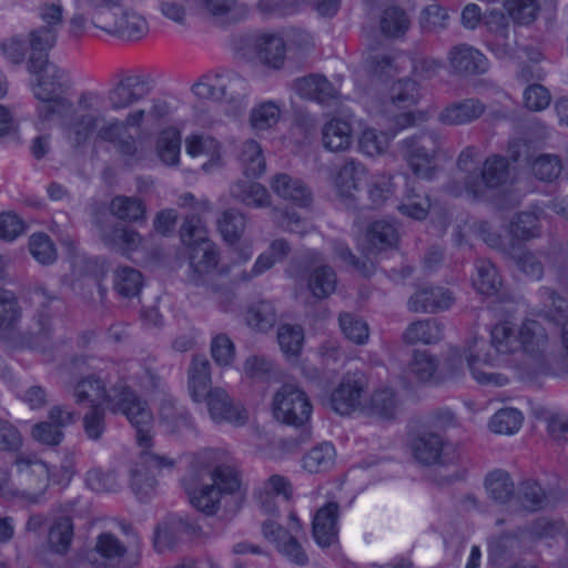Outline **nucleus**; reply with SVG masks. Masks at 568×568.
I'll use <instances>...</instances> for the list:
<instances>
[{
    "mask_svg": "<svg viewBox=\"0 0 568 568\" xmlns=\"http://www.w3.org/2000/svg\"><path fill=\"white\" fill-rule=\"evenodd\" d=\"M534 175L541 181L557 179L562 170L561 160L555 154H540L531 165Z\"/></svg>",
    "mask_w": 568,
    "mask_h": 568,
    "instance_id": "63",
    "label": "nucleus"
},
{
    "mask_svg": "<svg viewBox=\"0 0 568 568\" xmlns=\"http://www.w3.org/2000/svg\"><path fill=\"white\" fill-rule=\"evenodd\" d=\"M58 32L43 27H37L29 32L30 57L28 61L49 60V51L55 45Z\"/></svg>",
    "mask_w": 568,
    "mask_h": 568,
    "instance_id": "41",
    "label": "nucleus"
},
{
    "mask_svg": "<svg viewBox=\"0 0 568 568\" xmlns=\"http://www.w3.org/2000/svg\"><path fill=\"white\" fill-rule=\"evenodd\" d=\"M29 250L31 255L41 264L48 265L55 261L57 250L45 233H37L30 237Z\"/></svg>",
    "mask_w": 568,
    "mask_h": 568,
    "instance_id": "61",
    "label": "nucleus"
},
{
    "mask_svg": "<svg viewBox=\"0 0 568 568\" xmlns=\"http://www.w3.org/2000/svg\"><path fill=\"white\" fill-rule=\"evenodd\" d=\"M222 88H225L223 101L240 105L247 94V82L237 73L223 74Z\"/></svg>",
    "mask_w": 568,
    "mask_h": 568,
    "instance_id": "64",
    "label": "nucleus"
},
{
    "mask_svg": "<svg viewBox=\"0 0 568 568\" xmlns=\"http://www.w3.org/2000/svg\"><path fill=\"white\" fill-rule=\"evenodd\" d=\"M409 19L404 10L389 7L384 10L381 18V30L385 36L398 37L407 31Z\"/></svg>",
    "mask_w": 568,
    "mask_h": 568,
    "instance_id": "56",
    "label": "nucleus"
},
{
    "mask_svg": "<svg viewBox=\"0 0 568 568\" xmlns=\"http://www.w3.org/2000/svg\"><path fill=\"white\" fill-rule=\"evenodd\" d=\"M231 196L247 206L264 207L270 204V194L260 183L240 180L230 189Z\"/></svg>",
    "mask_w": 568,
    "mask_h": 568,
    "instance_id": "34",
    "label": "nucleus"
},
{
    "mask_svg": "<svg viewBox=\"0 0 568 568\" xmlns=\"http://www.w3.org/2000/svg\"><path fill=\"white\" fill-rule=\"evenodd\" d=\"M83 430L88 439L99 442L105 429V409L102 405H92L82 418Z\"/></svg>",
    "mask_w": 568,
    "mask_h": 568,
    "instance_id": "57",
    "label": "nucleus"
},
{
    "mask_svg": "<svg viewBox=\"0 0 568 568\" xmlns=\"http://www.w3.org/2000/svg\"><path fill=\"white\" fill-rule=\"evenodd\" d=\"M323 146L331 152H343L353 143L352 124L341 118H333L322 128Z\"/></svg>",
    "mask_w": 568,
    "mask_h": 568,
    "instance_id": "29",
    "label": "nucleus"
},
{
    "mask_svg": "<svg viewBox=\"0 0 568 568\" xmlns=\"http://www.w3.org/2000/svg\"><path fill=\"white\" fill-rule=\"evenodd\" d=\"M367 379L362 372L347 373L338 386L332 392L329 403L334 412L339 415H349L364 409L363 396L366 393Z\"/></svg>",
    "mask_w": 568,
    "mask_h": 568,
    "instance_id": "14",
    "label": "nucleus"
},
{
    "mask_svg": "<svg viewBox=\"0 0 568 568\" xmlns=\"http://www.w3.org/2000/svg\"><path fill=\"white\" fill-rule=\"evenodd\" d=\"M97 101L98 97L94 93H82L78 99V105L82 112L73 114L63 122L68 139L74 146L84 145L91 134L98 131L99 124L104 122V116L98 110L93 112Z\"/></svg>",
    "mask_w": 568,
    "mask_h": 568,
    "instance_id": "10",
    "label": "nucleus"
},
{
    "mask_svg": "<svg viewBox=\"0 0 568 568\" xmlns=\"http://www.w3.org/2000/svg\"><path fill=\"white\" fill-rule=\"evenodd\" d=\"M153 89L149 74L131 73L123 75L108 93L112 110H122L146 98Z\"/></svg>",
    "mask_w": 568,
    "mask_h": 568,
    "instance_id": "15",
    "label": "nucleus"
},
{
    "mask_svg": "<svg viewBox=\"0 0 568 568\" xmlns=\"http://www.w3.org/2000/svg\"><path fill=\"white\" fill-rule=\"evenodd\" d=\"M189 282L195 286H204L215 280V270L219 264V251L211 241H200L190 247Z\"/></svg>",
    "mask_w": 568,
    "mask_h": 568,
    "instance_id": "17",
    "label": "nucleus"
},
{
    "mask_svg": "<svg viewBox=\"0 0 568 568\" xmlns=\"http://www.w3.org/2000/svg\"><path fill=\"white\" fill-rule=\"evenodd\" d=\"M448 61L454 72L459 75H476L488 70L486 57L466 43L454 45L448 52Z\"/></svg>",
    "mask_w": 568,
    "mask_h": 568,
    "instance_id": "24",
    "label": "nucleus"
},
{
    "mask_svg": "<svg viewBox=\"0 0 568 568\" xmlns=\"http://www.w3.org/2000/svg\"><path fill=\"white\" fill-rule=\"evenodd\" d=\"M336 274L329 266L316 267L310 276L308 288L317 298H325L335 291Z\"/></svg>",
    "mask_w": 568,
    "mask_h": 568,
    "instance_id": "52",
    "label": "nucleus"
},
{
    "mask_svg": "<svg viewBox=\"0 0 568 568\" xmlns=\"http://www.w3.org/2000/svg\"><path fill=\"white\" fill-rule=\"evenodd\" d=\"M397 209L403 215L415 220H423L427 216L430 209V200L417 184H407Z\"/></svg>",
    "mask_w": 568,
    "mask_h": 568,
    "instance_id": "35",
    "label": "nucleus"
},
{
    "mask_svg": "<svg viewBox=\"0 0 568 568\" xmlns=\"http://www.w3.org/2000/svg\"><path fill=\"white\" fill-rule=\"evenodd\" d=\"M442 145V139L436 132L423 130L403 139L398 143V151L416 178L430 181L438 171Z\"/></svg>",
    "mask_w": 568,
    "mask_h": 568,
    "instance_id": "5",
    "label": "nucleus"
},
{
    "mask_svg": "<svg viewBox=\"0 0 568 568\" xmlns=\"http://www.w3.org/2000/svg\"><path fill=\"white\" fill-rule=\"evenodd\" d=\"M16 465L19 473L28 481L29 487L22 491V497L31 504L41 503L49 487V469L47 465L36 458L18 456Z\"/></svg>",
    "mask_w": 568,
    "mask_h": 568,
    "instance_id": "20",
    "label": "nucleus"
},
{
    "mask_svg": "<svg viewBox=\"0 0 568 568\" xmlns=\"http://www.w3.org/2000/svg\"><path fill=\"white\" fill-rule=\"evenodd\" d=\"M514 503L518 504L515 510L537 511L546 503V493L537 481L525 480L519 484Z\"/></svg>",
    "mask_w": 568,
    "mask_h": 568,
    "instance_id": "37",
    "label": "nucleus"
},
{
    "mask_svg": "<svg viewBox=\"0 0 568 568\" xmlns=\"http://www.w3.org/2000/svg\"><path fill=\"white\" fill-rule=\"evenodd\" d=\"M444 336L442 323L435 318L413 322L403 333V341L407 344H435Z\"/></svg>",
    "mask_w": 568,
    "mask_h": 568,
    "instance_id": "33",
    "label": "nucleus"
},
{
    "mask_svg": "<svg viewBox=\"0 0 568 568\" xmlns=\"http://www.w3.org/2000/svg\"><path fill=\"white\" fill-rule=\"evenodd\" d=\"M150 440H152L151 436ZM139 446L142 450L135 466L131 469V489L140 500H146L155 490L156 474L163 468L174 467L175 460L149 450L151 442L148 445L139 444Z\"/></svg>",
    "mask_w": 568,
    "mask_h": 568,
    "instance_id": "7",
    "label": "nucleus"
},
{
    "mask_svg": "<svg viewBox=\"0 0 568 568\" xmlns=\"http://www.w3.org/2000/svg\"><path fill=\"white\" fill-rule=\"evenodd\" d=\"M243 371L254 382H266L277 375L276 365L264 355L248 356L243 364Z\"/></svg>",
    "mask_w": 568,
    "mask_h": 568,
    "instance_id": "47",
    "label": "nucleus"
},
{
    "mask_svg": "<svg viewBox=\"0 0 568 568\" xmlns=\"http://www.w3.org/2000/svg\"><path fill=\"white\" fill-rule=\"evenodd\" d=\"M453 295L449 290L423 285L408 300V308L415 313H436L447 310L453 304Z\"/></svg>",
    "mask_w": 568,
    "mask_h": 568,
    "instance_id": "23",
    "label": "nucleus"
},
{
    "mask_svg": "<svg viewBox=\"0 0 568 568\" xmlns=\"http://www.w3.org/2000/svg\"><path fill=\"white\" fill-rule=\"evenodd\" d=\"M485 111L486 104L483 101L477 98H468L446 105L438 113V121L450 126L464 125L479 119Z\"/></svg>",
    "mask_w": 568,
    "mask_h": 568,
    "instance_id": "25",
    "label": "nucleus"
},
{
    "mask_svg": "<svg viewBox=\"0 0 568 568\" xmlns=\"http://www.w3.org/2000/svg\"><path fill=\"white\" fill-rule=\"evenodd\" d=\"M246 219L235 209H227L217 219V230L223 240L230 244L236 243L244 233Z\"/></svg>",
    "mask_w": 568,
    "mask_h": 568,
    "instance_id": "40",
    "label": "nucleus"
},
{
    "mask_svg": "<svg viewBox=\"0 0 568 568\" xmlns=\"http://www.w3.org/2000/svg\"><path fill=\"white\" fill-rule=\"evenodd\" d=\"M523 423V415L516 408L499 409L491 417L489 427L494 433L510 435L516 433Z\"/></svg>",
    "mask_w": 568,
    "mask_h": 568,
    "instance_id": "55",
    "label": "nucleus"
},
{
    "mask_svg": "<svg viewBox=\"0 0 568 568\" xmlns=\"http://www.w3.org/2000/svg\"><path fill=\"white\" fill-rule=\"evenodd\" d=\"M110 210L122 221L139 222L145 219V205L138 197L118 195L111 201Z\"/></svg>",
    "mask_w": 568,
    "mask_h": 568,
    "instance_id": "44",
    "label": "nucleus"
},
{
    "mask_svg": "<svg viewBox=\"0 0 568 568\" xmlns=\"http://www.w3.org/2000/svg\"><path fill=\"white\" fill-rule=\"evenodd\" d=\"M38 300V308L34 314V327L30 332V347L48 353L53 344V317L64 308L63 301L47 288L39 286L34 290Z\"/></svg>",
    "mask_w": 568,
    "mask_h": 568,
    "instance_id": "6",
    "label": "nucleus"
},
{
    "mask_svg": "<svg viewBox=\"0 0 568 568\" xmlns=\"http://www.w3.org/2000/svg\"><path fill=\"white\" fill-rule=\"evenodd\" d=\"M119 10L120 13L116 11L112 12L95 27L105 32L131 40H139L146 34L149 28L144 17L131 9Z\"/></svg>",
    "mask_w": 568,
    "mask_h": 568,
    "instance_id": "21",
    "label": "nucleus"
},
{
    "mask_svg": "<svg viewBox=\"0 0 568 568\" xmlns=\"http://www.w3.org/2000/svg\"><path fill=\"white\" fill-rule=\"evenodd\" d=\"M260 60L274 69H278L285 59V43L282 37L263 34L256 41Z\"/></svg>",
    "mask_w": 568,
    "mask_h": 568,
    "instance_id": "38",
    "label": "nucleus"
},
{
    "mask_svg": "<svg viewBox=\"0 0 568 568\" xmlns=\"http://www.w3.org/2000/svg\"><path fill=\"white\" fill-rule=\"evenodd\" d=\"M272 405L275 419L294 427H304L313 410L306 393L293 384L282 385Z\"/></svg>",
    "mask_w": 568,
    "mask_h": 568,
    "instance_id": "8",
    "label": "nucleus"
},
{
    "mask_svg": "<svg viewBox=\"0 0 568 568\" xmlns=\"http://www.w3.org/2000/svg\"><path fill=\"white\" fill-rule=\"evenodd\" d=\"M73 537V524L71 518L61 517L50 528L48 540L51 549L58 554H64Z\"/></svg>",
    "mask_w": 568,
    "mask_h": 568,
    "instance_id": "53",
    "label": "nucleus"
},
{
    "mask_svg": "<svg viewBox=\"0 0 568 568\" xmlns=\"http://www.w3.org/2000/svg\"><path fill=\"white\" fill-rule=\"evenodd\" d=\"M277 341L286 356L297 357L304 344V331L300 325L284 324L278 327Z\"/></svg>",
    "mask_w": 568,
    "mask_h": 568,
    "instance_id": "49",
    "label": "nucleus"
},
{
    "mask_svg": "<svg viewBox=\"0 0 568 568\" xmlns=\"http://www.w3.org/2000/svg\"><path fill=\"white\" fill-rule=\"evenodd\" d=\"M22 308L16 294L0 288V339L11 347L29 346L31 335L20 329Z\"/></svg>",
    "mask_w": 568,
    "mask_h": 568,
    "instance_id": "13",
    "label": "nucleus"
},
{
    "mask_svg": "<svg viewBox=\"0 0 568 568\" xmlns=\"http://www.w3.org/2000/svg\"><path fill=\"white\" fill-rule=\"evenodd\" d=\"M180 149L181 135L179 131L169 129L161 132L156 142V151L163 163L168 165L178 164Z\"/></svg>",
    "mask_w": 568,
    "mask_h": 568,
    "instance_id": "51",
    "label": "nucleus"
},
{
    "mask_svg": "<svg viewBox=\"0 0 568 568\" xmlns=\"http://www.w3.org/2000/svg\"><path fill=\"white\" fill-rule=\"evenodd\" d=\"M223 74L203 75L193 84L192 91L200 99H209L214 101H223L225 88H222Z\"/></svg>",
    "mask_w": 568,
    "mask_h": 568,
    "instance_id": "60",
    "label": "nucleus"
},
{
    "mask_svg": "<svg viewBox=\"0 0 568 568\" xmlns=\"http://www.w3.org/2000/svg\"><path fill=\"white\" fill-rule=\"evenodd\" d=\"M418 85L409 79H400L393 83L389 90V98L397 106H409L418 101Z\"/></svg>",
    "mask_w": 568,
    "mask_h": 568,
    "instance_id": "59",
    "label": "nucleus"
},
{
    "mask_svg": "<svg viewBox=\"0 0 568 568\" xmlns=\"http://www.w3.org/2000/svg\"><path fill=\"white\" fill-rule=\"evenodd\" d=\"M271 187L278 196L300 206H307L312 201L310 189L301 180L286 173H277L272 179Z\"/></svg>",
    "mask_w": 568,
    "mask_h": 568,
    "instance_id": "30",
    "label": "nucleus"
},
{
    "mask_svg": "<svg viewBox=\"0 0 568 568\" xmlns=\"http://www.w3.org/2000/svg\"><path fill=\"white\" fill-rule=\"evenodd\" d=\"M159 415L161 424L169 433H180L192 426L189 410L172 398L162 399Z\"/></svg>",
    "mask_w": 568,
    "mask_h": 568,
    "instance_id": "32",
    "label": "nucleus"
},
{
    "mask_svg": "<svg viewBox=\"0 0 568 568\" xmlns=\"http://www.w3.org/2000/svg\"><path fill=\"white\" fill-rule=\"evenodd\" d=\"M239 160L247 178H258L265 171L266 165L262 148L254 140H247L242 144Z\"/></svg>",
    "mask_w": 568,
    "mask_h": 568,
    "instance_id": "39",
    "label": "nucleus"
},
{
    "mask_svg": "<svg viewBox=\"0 0 568 568\" xmlns=\"http://www.w3.org/2000/svg\"><path fill=\"white\" fill-rule=\"evenodd\" d=\"M211 386V363L204 355H194L187 369V389L196 403L204 400Z\"/></svg>",
    "mask_w": 568,
    "mask_h": 568,
    "instance_id": "28",
    "label": "nucleus"
},
{
    "mask_svg": "<svg viewBox=\"0 0 568 568\" xmlns=\"http://www.w3.org/2000/svg\"><path fill=\"white\" fill-rule=\"evenodd\" d=\"M28 71L36 75L31 90L38 100L37 115L41 123L64 119L73 113V102L65 97L73 82L69 72L49 60L28 61Z\"/></svg>",
    "mask_w": 568,
    "mask_h": 568,
    "instance_id": "3",
    "label": "nucleus"
},
{
    "mask_svg": "<svg viewBox=\"0 0 568 568\" xmlns=\"http://www.w3.org/2000/svg\"><path fill=\"white\" fill-rule=\"evenodd\" d=\"M95 136L98 140L111 144L126 163L138 162L143 159L136 139L129 133L119 119H112L100 125Z\"/></svg>",
    "mask_w": 568,
    "mask_h": 568,
    "instance_id": "16",
    "label": "nucleus"
},
{
    "mask_svg": "<svg viewBox=\"0 0 568 568\" xmlns=\"http://www.w3.org/2000/svg\"><path fill=\"white\" fill-rule=\"evenodd\" d=\"M204 400L210 417L216 424L229 423L234 426H243L248 420L247 410L240 403H235L222 387L210 388Z\"/></svg>",
    "mask_w": 568,
    "mask_h": 568,
    "instance_id": "18",
    "label": "nucleus"
},
{
    "mask_svg": "<svg viewBox=\"0 0 568 568\" xmlns=\"http://www.w3.org/2000/svg\"><path fill=\"white\" fill-rule=\"evenodd\" d=\"M126 554V547L111 532H101L92 549L85 552V560L95 568L115 567Z\"/></svg>",
    "mask_w": 568,
    "mask_h": 568,
    "instance_id": "22",
    "label": "nucleus"
},
{
    "mask_svg": "<svg viewBox=\"0 0 568 568\" xmlns=\"http://www.w3.org/2000/svg\"><path fill=\"white\" fill-rule=\"evenodd\" d=\"M498 354L493 346V342L488 343L484 338H474L473 343L465 351L467 366L477 381L484 386L500 387L508 383V377L500 373L487 372L486 366H495L498 361Z\"/></svg>",
    "mask_w": 568,
    "mask_h": 568,
    "instance_id": "9",
    "label": "nucleus"
},
{
    "mask_svg": "<svg viewBox=\"0 0 568 568\" xmlns=\"http://www.w3.org/2000/svg\"><path fill=\"white\" fill-rule=\"evenodd\" d=\"M338 513L339 506L335 501L326 503L316 511L312 532L320 547L327 548L336 540Z\"/></svg>",
    "mask_w": 568,
    "mask_h": 568,
    "instance_id": "26",
    "label": "nucleus"
},
{
    "mask_svg": "<svg viewBox=\"0 0 568 568\" xmlns=\"http://www.w3.org/2000/svg\"><path fill=\"white\" fill-rule=\"evenodd\" d=\"M491 342L497 352L513 354L521 351L524 363L518 367L521 379L557 377L556 354L547 328L539 321L526 318L515 328L510 322L497 323L491 328Z\"/></svg>",
    "mask_w": 568,
    "mask_h": 568,
    "instance_id": "1",
    "label": "nucleus"
},
{
    "mask_svg": "<svg viewBox=\"0 0 568 568\" xmlns=\"http://www.w3.org/2000/svg\"><path fill=\"white\" fill-rule=\"evenodd\" d=\"M245 320L251 327L266 332L275 325L277 313L272 302L262 300L248 306Z\"/></svg>",
    "mask_w": 568,
    "mask_h": 568,
    "instance_id": "42",
    "label": "nucleus"
},
{
    "mask_svg": "<svg viewBox=\"0 0 568 568\" xmlns=\"http://www.w3.org/2000/svg\"><path fill=\"white\" fill-rule=\"evenodd\" d=\"M485 488L490 499L498 504L514 501L515 484L510 475L501 469L490 471L485 478Z\"/></svg>",
    "mask_w": 568,
    "mask_h": 568,
    "instance_id": "36",
    "label": "nucleus"
},
{
    "mask_svg": "<svg viewBox=\"0 0 568 568\" xmlns=\"http://www.w3.org/2000/svg\"><path fill=\"white\" fill-rule=\"evenodd\" d=\"M369 245L383 251L393 247L398 241V233L395 226L385 220L374 221L367 230Z\"/></svg>",
    "mask_w": 568,
    "mask_h": 568,
    "instance_id": "45",
    "label": "nucleus"
},
{
    "mask_svg": "<svg viewBox=\"0 0 568 568\" xmlns=\"http://www.w3.org/2000/svg\"><path fill=\"white\" fill-rule=\"evenodd\" d=\"M142 287V274L140 271L130 267H119L114 273V290L123 297H133L140 293Z\"/></svg>",
    "mask_w": 568,
    "mask_h": 568,
    "instance_id": "48",
    "label": "nucleus"
},
{
    "mask_svg": "<svg viewBox=\"0 0 568 568\" xmlns=\"http://www.w3.org/2000/svg\"><path fill=\"white\" fill-rule=\"evenodd\" d=\"M78 404L102 405L106 404L110 412L123 414L136 430V440L140 445H148L153 416L136 393L124 384L112 386L106 390L105 383L95 374L79 379L72 390Z\"/></svg>",
    "mask_w": 568,
    "mask_h": 568,
    "instance_id": "2",
    "label": "nucleus"
},
{
    "mask_svg": "<svg viewBox=\"0 0 568 568\" xmlns=\"http://www.w3.org/2000/svg\"><path fill=\"white\" fill-rule=\"evenodd\" d=\"M367 409L371 415H375L384 419L394 418L397 410L395 393L389 388H383L374 392Z\"/></svg>",
    "mask_w": 568,
    "mask_h": 568,
    "instance_id": "54",
    "label": "nucleus"
},
{
    "mask_svg": "<svg viewBox=\"0 0 568 568\" xmlns=\"http://www.w3.org/2000/svg\"><path fill=\"white\" fill-rule=\"evenodd\" d=\"M476 277L473 283L477 291L485 295H493L498 292L501 286V278L495 265L485 258L476 261Z\"/></svg>",
    "mask_w": 568,
    "mask_h": 568,
    "instance_id": "43",
    "label": "nucleus"
},
{
    "mask_svg": "<svg viewBox=\"0 0 568 568\" xmlns=\"http://www.w3.org/2000/svg\"><path fill=\"white\" fill-rule=\"evenodd\" d=\"M365 176V168L353 159L347 160L337 172L335 179L337 193L347 206H355V192L359 190Z\"/></svg>",
    "mask_w": 568,
    "mask_h": 568,
    "instance_id": "27",
    "label": "nucleus"
},
{
    "mask_svg": "<svg viewBox=\"0 0 568 568\" xmlns=\"http://www.w3.org/2000/svg\"><path fill=\"white\" fill-rule=\"evenodd\" d=\"M504 6L516 23L529 24L535 21L538 11L536 0H505Z\"/></svg>",
    "mask_w": 568,
    "mask_h": 568,
    "instance_id": "62",
    "label": "nucleus"
},
{
    "mask_svg": "<svg viewBox=\"0 0 568 568\" xmlns=\"http://www.w3.org/2000/svg\"><path fill=\"white\" fill-rule=\"evenodd\" d=\"M193 480L201 487H185L190 501L206 515L216 513L222 494H233L241 486L237 470L229 465L206 467L200 471L194 469Z\"/></svg>",
    "mask_w": 568,
    "mask_h": 568,
    "instance_id": "4",
    "label": "nucleus"
},
{
    "mask_svg": "<svg viewBox=\"0 0 568 568\" xmlns=\"http://www.w3.org/2000/svg\"><path fill=\"white\" fill-rule=\"evenodd\" d=\"M280 114V108L274 102H263L252 109L250 123L254 130L264 131L277 123Z\"/></svg>",
    "mask_w": 568,
    "mask_h": 568,
    "instance_id": "58",
    "label": "nucleus"
},
{
    "mask_svg": "<svg viewBox=\"0 0 568 568\" xmlns=\"http://www.w3.org/2000/svg\"><path fill=\"white\" fill-rule=\"evenodd\" d=\"M509 179V162L501 155L488 156L480 174L469 173L465 178V190L476 200L487 197V191L497 189L507 183Z\"/></svg>",
    "mask_w": 568,
    "mask_h": 568,
    "instance_id": "11",
    "label": "nucleus"
},
{
    "mask_svg": "<svg viewBox=\"0 0 568 568\" xmlns=\"http://www.w3.org/2000/svg\"><path fill=\"white\" fill-rule=\"evenodd\" d=\"M335 462V448L329 443H323L312 448L303 457V467L310 473H321L329 469Z\"/></svg>",
    "mask_w": 568,
    "mask_h": 568,
    "instance_id": "46",
    "label": "nucleus"
},
{
    "mask_svg": "<svg viewBox=\"0 0 568 568\" xmlns=\"http://www.w3.org/2000/svg\"><path fill=\"white\" fill-rule=\"evenodd\" d=\"M412 450L415 459L425 466H448L459 460L456 446L432 432L416 436L412 442Z\"/></svg>",
    "mask_w": 568,
    "mask_h": 568,
    "instance_id": "12",
    "label": "nucleus"
},
{
    "mask_svg": "<svg viewBox=\"0 0 568 568\" xmlns=\"http://www.w3.org/2000/svg\"><path fill=\"white\" fill-rule=\"evenodd\" d=\"M510 234L514 239L529 241L540 235L539 219L535 213L520 212L510 222Z\"/></svg>",
    "mask_w": 568,
    "mask_h": 568,
    "instance_id": "50",
    "label": "nucleus"
},
{
    "mask_svg": "<svg viewBox=\"0 0 568 568\" xmlns=\"http://www.w3.org/2000/svg\"><path fill=\"white\" fill-rule=\"evenodd\" d=\"M483 22L498 40V42L495 43L497 55L500 58L511 55L515 48L506 41L509 31L508 17L499 9H491L484 13Z\"/></svg>",
    "mask_w": 568,
    "mask_h": 568,
    "instance_id": "31",
    "label": "nucleus"
},
{
    "mask_svg": "<svg viewBox=\"0 0 568 568\" xmlns=\"http://www.w3.org/2000/svg\"><path fill=\"white\" fill-rule=\"evenodd\" d=\"M94 223L104 245L122 254L138 250L142 242V236L135 230L111 222L105 214L98 215Z\"/></svg>",
    "mask_w": 568,
    "mask_h": 568,
    "instance_id": "19",
    "label": "nucleus"
}]
</instances>
